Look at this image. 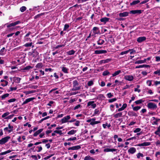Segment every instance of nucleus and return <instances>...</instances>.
Returning <instances> with one entry per match:
<instances>
[{"mask_svg":"<svg viewBox=\"0 0 160 160\" xmlns=\"http://www.w3.org/2000/svg\"><path fill=\"white\" fill-rule=\"evenodd\" d=\"M32 67H31L30 66H26V67H25L24 68H23V70H29L30 69L32 68Z\"/></svg>","mask_w":160,"mask_h":160,"instance_id":"obj_44","label":"nucleus"},{"mask_svg":"<svg viewBox=\"0 0 160 160\" xmlns=\"http://www.w3.org/2000/svg\"><path fill=\"white\" fill-rule=\"evenodd\" d=\"M147 59H144V60H138L135 62V64H141L145 63L146 62Z\"/></svg>","mask_w":160,"mask_h":160,"instance_id":"obj_24","label":"nucleus"},{"mask_svg":"<svg viewBox=\"0 0 160 160\" xmlns=\"http://www.w3.org/2000/svg\"><path fill=\"white\" fill-rule=\"evenodd\" d=\"M132 107H133V110L135 111H137L140 109L141 107L140 106H136L133 107V105H132Z\"/></svg>","mask_w":160,"mask_h":160,"instance_id":"obj_27","label":"nucleus"},{"mask_svg":"<svg viewBox=\"0 0 160 160\" xmlns=\"http://www.w3.org/2000/svg\"><path fill=\"white\" fill-rule=\"evenodd\" d=\"M32 42H31L30 43H26L24 45V46L27 47L32 46V47L33 48V47L34 46L33 45L32 46Z\"/></svg>","mask_w":160,"mask_h":160,"instance_id":"obj_28","label":"nucleus"},{"mask_svg":"<svg viewBox=\"0 0 160 160\" xmlns=\"http://www.w3.org/2000/svg\"><path fill=\"white\" fill-rule=\"evenodd\" d=\"M16 100L15 98H12L8 100V102H15Z\"/></svg>","mask_w":160,"mask_h":160,"instance_id":"obj_57","label":"nucleus"},{"mask_svg":"<svg viewBox=\"0 0 160 160\" xmlns=\"http://www.w3.org/2000/svg\"><path fill=\"white\" fill-rule=\"evenodd\" d=\"M144 102V100H143L142 99H141L135 101V103L136 104H139L141 103Z\"/></svg>","mask_w":160,"mask_h":160,"instance_id":"obj_36","label":"nucleus"},{"mask_svg":"<svg viewBox=\"0 0 160 160\" xmlns=\"http://www.w3.org/2000/svg\"><path fill=\"white\" fill-rule=\"evenodd\" d=\"M54 132H55L56 133H58L60 135H61L62 134L61 130H55L54 131Z\"/></svg>","mask_w":160,"mask_h":160,"instance_id":"obj_55","label":"nucleus"},{"mask_svg":"<svg viewBox=\"0 0 160 160\" xmlns=\"http://www.w3.org/2000/svg\"><path fill=\"white\" fill-rule=\"evenodd\" d=\"M150 142H145L142 143L138 144L136 145L137 146H148L150 145Z\"/></svg>","mask_w":160,"mask_h":160,"instance_id":"obj_10","label":"nucleus"},{"mask_svg":"<svg viewBox=\"0 0 160 160\" xmlns=\"http://www.w3.org/2000/svg\"><path fill=\"white\" fill-rule=\"evenodd\" d=\"M14 80L17 82L19 83L21 78L18 77H15L14 78Z\"/></svg>","mask_w":160,"mask_h":160,"instance_id":"obj_47","label":"nucleus"},{"mask_svg":"<svg viewBox=\"0 0 160 160\" xmlns=\"http://www.w3.org/2000/svg\"><path fill=\"white\" fill-rule=\"evenodd\" d=\"M122 116V112H118L116 114L113 115V117L115 118H117L119 117H121Z\"/></svg>","mask_w":160,"mask_h":160,"instance_id":"obj_20","label":"nucleus"},{"mask_svg":"<svg viewBox=\"0 0 160 160\" xmlns=\"http://www.w3.org/2000/svg\"><path fill=\"white\" fill-rule=\"evenodd\" d=\"M117 150V149H116L113 148V149H110L108 148H105L104 149V151L105 152H115Z\"/></svg>","mask_w":160,"mask_h":160,"instance_id":"obj_17","label":"nucleus"},{"mask_svg":"<svg viewBox=\"0 0 160 160\" xmlns=\"http://www.w3.org/2000/svg\"><path fill=\"white\" fill-rule=\"evenodd\" d=\"M80 87H73V88L72 89V90L73 91H76L80 90Z\"/></svg>","mask_w":160,"mask_h":160,"instance_id":"obj_43","label":"nucleus"},{"mask_svg":"<svg viewBox=\"0 0 160 160\" xmlns=\"http://www.w3.org/2000/svg\"><path fill=\"white\" fill-rule=\"evenodd\" d=\"M91 119L92 120V122L90 123V124L92 126L99 123L100 122V121H95L96 118H91Z\"/></svg>","mask_w":160,"mask_h":160,"instance_id":"obj_6","label":"nucleus"},{"mask_svg":"<svg viewBox=\"0 0 160 160\" xmlns=\"http://www.w3.org/2000/svg\"><path fill=\"white\" fill-rule=\"evenodd\" d=\"M8 82L6 81H4L3 82L2 84H1V85L2 86H5L7 85L8 84Z\"/></svg>","mask_w":160,"mask_h":160,"instance_id":"obj_54","label":"nucleus"},{"mask_svg":"<svg viewBox=\"0 0 160 160\" xmlns=\"http://www.w3.org/2000/svg\"><path fill=\"white\" fill-rule=\"evenodd\" d=\"M127 107V104L126 103H124L123 104L121 108H119L118 110V111L120 112L124 110Z\"/></svg>","mask_w":160,"mask_h":160,"instance_id":"obj_18","label":"nucleus"},{"mask_svg":"<svg viewBox=\"0 0 160 160\" xmlns=\"http://www.w3.org/2000/svg\"><path fill=\"white\" fill-rule=\"evenodd\" d=\"M26 9V8L25 6H22L20 8V11L22 12H23Z\"/></svg>","mask_w":160,"mask_h":160,"instance_id":"obj_45","label":"nucleus"},{"mask_svg":"<svg viewBox=\"0 0 160 160\" xmlns=\"http://www.w3.org/2000/svg\"><path fill=\"white\" fill-rule=\"evenodd\" d=\"M5 52V49L4 47L0 51V54L3 55Z\"/></svg>","mask_w":160,"mask_h":160,"instance_id":"obj_33","label":"nucleus"},{"mask_svg":"<svg viewBox=\"0 0 160 160\" xmlns=\"http://www.w3.org/2000/svg\"><path fill=\"white\" fill-rule=\"evenodd\" d=\"M70 118L69 115H68L64 117L61 120L62 123H66L68 122V120Z\"/></svg>","mask_w":160,"mask_h":160,"instance_id":"obj_4","label":"nucleus"},{"mask_svg":"<svg viewBox=\"0 0 160 160\" xmlns=\"http://www.w3.org/2000/svg\"><path fill=\"white\" fill-rule=\"evenodd\" d=\"M151 80H148L147 81V84L149 86H151L152 85Z\"/></svg>","mask_w":160,"mask_h":160,"instance_id":"obj_59","label":"nucleus"},{"mask_svg":"<svg viewBox=\"0 0 160 160\" xmlns=\"http://www.w3.org/2000/svg\"><path fill=\"white\" fill-rule=\"evenodd\" d=\"M76 130H72L68 132V134L69 135H73L76 133Z\"/></svg>","mask_w":160,"mask_h":160,"instance_id":"obj_37","label":"nucleus"},{"mask_svg":"<svg viewBox=\"0 0 160 160\" xmlns=\"http://www.w3.org/2000/svg\"><path fill=\"white\" fill-rule=\"evenodd\" d=\"M147 107L148 109L152 110H155L158 108L157 104L152 102H149L148 103L147 105Z\"/></svg>","mask_w":160,"mask_h":160,"instance_id":"obj_1","label":"nucleus"},{"mask_svg":"<svg viewBox=\"0 0 160 160\" xmlns=\"http://www.w3.org/2000/svg\"><path fill=\"white\" fill-rule=\"evenodd\" d=\"M69 27V25L67 24H66L64 25V28L63 29L64 31L66 30Z\"/></svg>","mask_w":160,"mask_h":160,"instance_id":"obj_58","label":"nucleus"},{"mask_svg":"<svg viewBox=\"0 0 160 160\" xmlns=\"http://www.w3.org/2000/svg\"><path fill=\"white\" fill-rule=\"evenodd\" d=\"M133 77L132 75H128L126 76L125 77V79L128 81H132L133 79Z\"/></svg>","mask_w":160,"mask_h":160,"instance_id":"obj_14","label":"nucleus"},{"mask_svg":"<svg viewBox=\"0 0 160 160\" xmlns=\"http://www.w3.org/2000/svg\"><path fill=\"white\" fill-rule=\"evenodd\" d=\"M9 114V112H7L4 113L3 114H2V117L3 118H5L7 116H8Z\"/></svg>","mask_w":160,"mask_h":160,"instance_id":"obj_49","label":"nucleus"},{"mask_svg":"<svg viewBox=\"0 0 160 160\" xmlns=\"http://www.w3.org/2000/svg\"><path fill=\"white\" fill-rule=\"evenodd\" d=\"M10 138V137L8 136H6L0 140V144L2 145L7 142Z\"/></svg>","mask_w":160,"mask_h":160,"instance_id":"obj_2","label":"nucleus"},{"mask_svg":"<svg viewBox=\"0 0 160 160\" xmlns=\"http://www.w3.org/2000/svg\"><path fill=\"white\" fill-rule=\"evenodd\" d=\"M111 125L110 124H108V123H106L105 124H102V126L104 128H106V127L107 126L108 128H110Z\"/></svg>","mask_w":160,"mask_h":160,"instance_id":"obj_39","label":"nucleus"},{"mask_svg":"<svg viewBox=\"0 0 160 160\" xmlns=\"http://www.w3.org/2000/svg\"><path fill=\"white\" fill-rule=\"evenodd\" d=\"M109 74H110V72L108 71H104L103 72L102 75L103 76H106V75H109Z\"/></svg>","mask_w":160,"mask_h":160,"instance_id":"obj_46","label":"nucleus"},{"mask_svg":"<svg viewBox=\"0 0 160 160\" xmlns=\"http://www.w3.org/2000/svg\"><path fill=\"white\" fill-rule=\"evenodd\" d=\"M128 52H130V54H132L133 53H135L136 52V51L135 50L133 49H129L128 50Z\"/></svg>","mask_w":160,"mask_h":160,"instance_id":"obj_52","label":"nucleus"},{"mask_svg":"<svg viewBox=\"0 0 160 160\" xmlns=\"http://www.w3.org/2000/svg\"><path fill=\"white\" fill-rule=\"evenodd\" d=\"M152 118V120L153 121V123L154 124H156V125L158 124V122L159 121H160V119H158V118H156L154 117H153Z\"/></svg>","mask_w":160,"mask_h":160,"instance_id":"obj_16","label":"nucleus"},{"mask_svg":"<svg viewBox=\"0 0 160 160\" xmlns=\"http://www.w3.org/2000/svg\"><path fill=\"white\" fill-rule=\"evenodd\" d=\"M75 52V51H74L73 50H70V51H69L68 52H67V54L68 55H73L74 54Z\"/></svg>","mask_w":160,"mask_h":160,"instance_id":"obj_35","label":"nucleus"},{"mask_svg":"<svg viewBox=\"0 0 160 160\" xmlns=\"http://www.w3.org/2000/svg\"><path fill=\"white\" fill-rule=\"evenodd\" d=\"M107 52V51L105 50H97L94 51V53L95 54L106 53Z\"/></svg>","mask_w":160,"mask_h":160,"instance_id":"obj_8","label":"nucleus"},{"mask_svg":"<svg viewBox=\"0 0 160 160\" xmlns=\"http://www.w3.org/2000/svg\"><path fill=\"white\" fill-rule=\"evenodd\" d=\"M38 54V52L36 50H34L32 53L31 54V55L33 57H36Z\"/></svg>","mask_w":160,"mask_h":160,"instance_id":"obj_26","label":"nucleus"},{"mask_svg":"<svg viewBox=\"0 0 160 160\" xmlns=\"http://www.w3.org/2000/svg\"><path fill=\"white\" fill-rule=\"evenodd\" d=\"M81 148V147L80 145H77L69 148H68V150H76L80 148Z\"/></svg>","mask_w":160,"mask_h":160,"instance_id":"obj_12","label":"nucleus"},{"mask_svg":"<svg viewBox=\"0 0 160 160\" xmlns=\"http://www.w3.org/2000/svg\"><path fill=\"white\" fill-rule=\"evenodd\" d=\"M116 98H113L110 99H109L108 100L109 102L111 103L112 102H114L116 100Z\"/></svg>","mask_w":160,"mask_h":160,"instance_id":"obj_60","label":"nucleus"},{"mask_svg":"<svg viewBox=\"0 0 160 160\" xmlns=\"http://www.w3.org/2000/svg\"><path fill=\"white\" fill-rule=\"evenodd\" d=\"M109 19V18L106 17H105L101 18L100 20V21L102 22H103L104 23H106L108 21Z\"/></svg>","mask_w":160,"mask_h":160,"instance_id":"obj_21","label":"nucleus"},{"mask_svg":"<svg viewBox=\"0 0 160 160\" xmlns=\"http://www.w3.org/2000/svg\"><path fill=\"white\" fill-rule=\"evenodd\" d=\"M9 96L8 93L5 94L1 96L2 100L8 97Z\"/></svg>","mask_w":160,"mask_h":160,"instance_id":"obj_31","label":"nucleus"},{"mask_svg":"<svg viewBox=\"0 0 160 160\" xmlns=\"http://www.w3.org/2000/svg\"><path fill=\"white\" fill-rule=\"evenodd\" d=\"M36 148H38V150H37L38 152H40L42 150V148L41 146H37Z\"/></svg>","mask_w":160,"mask_h":160,"instance_id":"obj_61","label":"nucleus"},{"mask_svg":"<svg viewBox=\"0 0 160 160\" xmlns=\"http://www.w3.org/2000/svg\"><path fill=\"white\" fill-rule=\"evenodd\" d=\"M142 12V11L140 10H133L130 11V13L132 14H140Z\"/></svg>","mask_w":160,"mask_h":160,"instance_id":"obj_7","label":"nucleus"},{"mask_svg":"<svg viewBox=\"0 0 160 160\" xmlns=\"http://www.w3.org/2000/svg\"><path fill=\"white\" fill-rule=\"evenodd\" d=\"M146 39V38L145 37H140L137 38V41L138 42L141 43L145 40Z\"/></svg>","mask_w":160,"mask_h":160,"instance_id":"obj_9","label":"nucleus"},{"mask_svg":"<svg viewBox=\"0 0 160 160\" xmlns=\"http://www.w3.org/2000/svg\"><path fill=\"white\" fill-rule=\"evenodd\" d=\"M42 63H39L37 64L36 66V67L37 68H42Z\"/></svg>","mask_w":160,"mask_h":160,"instance_id":"obj_48","label":"nucleus"},{"mask_svg":"<svg viewBox=\"0 0 160 160\" xmlns=\"http://www.w3.org/2000/svg\"><path fill=\"white\" fill-rule=\"evenodd\" d=\"M104 42V40L101 39H99L97 41V43L98 45H102L103 44Z\"/></svg>","mask_w":160,"mask_h":160,"instance_id":"obj_29","label":"nucleus"},{"mask_svg":"<svg viewBox=\"0 0 160 160\" xmlns=\"http://www.w3.org/2000/svg\"><path fill=\"white\" fill-rule=\"evenodd\" d=\"M62 69V71L65 73H68V69L64 67V66H62L61 68Z\"/></svg>","mask_w":160,"mask_h":160,"instance_id":"obj_22","label":"nucleus"},{"mask_svg":"<svg viewBox=\"0 0 160 160\" xmlns=\"http://www.w3.org/2000/svg\"><path fill=\"white\" fill-rule=\"evenodd\" d=\"M98 29V28L97 27H94L92 29L93 32L95 34H98V33L97 30Z\"/></svg>","mask_w":160,"mask_h":160,"instance_id":"obj_30","label":"nucleus"},{"mask_svg":"<svg viewBox=\"0 0 160 160\" xmlns=\"http://www.w3.org/2000/svg\"><path fill=\"white\" fill-rule=\"evenodd\" d=\"M93 84V82L92 81H89L88 83V86H91Z\"/></svg>","mask_w":160,"mask_h":160,"instance_id":"obj_64","label":"nucleus"},{"mask_svg":"<svg viewBox=\"0 0 160 160\" xmlns=\"http://www.w3.org/2000/svg\"><path fill=\"white\" fill-rule=\"evenodd\" d=\"M43 130V129H40L36 131L33 134L35 137L37 136L38 135L40 134Z\"/></svg>","mask_w":160,"mask_h":160,"instance_id":"obj_23","label":"nucleus"},{"mask_svg":"<svg viewBox=\"0 0 160 160\" xmlns=\"http://www.w3.org/2000/svg\"><path fill=\"white\" fill-rule=\"evenodd\" d=\"M137 158H139L140 157H143V154L142 153H139L137 154Z\"/></svg>","mask_w":160,"mask_h":160,"instance_id":"obj_50","label":"nucleus"},{"mask_svg":"<svg viewBox=\"0 0 160 160\" xmlns=\"http://www.w3.org/2000/svg\"><path fill=\"white\" fill-rule=\"evenodd\" d=\"M77 139V138L76 137H73L72 138H70L68 139L67 141H73V140H75Z\"/></svg>","mask_w":160,"mask_h":160,"instance_id":"obj_51","label":"nucleus"},{"mask_svg":"<svg viewBox=\"0 0 160 160\" xmlns=\"http://www.w3.org/2000/svg\"><path fill=\"white\" fill-rule=\"evenodd\" d=\"M35 99V98H28L27 99H26L23 102V103L22 104V105H23L29 102H30V101L33 100H34V99Z\"/></svg>","mask_w":160,"mask_h":160,"instance_id":"obj_11","label":"nucleus"},{"mask_svg":"<svg viewBox=\"0 0 160 160\" xmlns=\"http://www.w3.org/2000/svg\"><path fill=\"white\" fill-rule=\"evenodd\" d=\"M128 13L127 12H124L122 13H120L119 14V16L121 17H126L128 15Z\"/></svg>","mask_w":160,"mask_h":160,"instance_id":"obj_19","label":"nucleus"},{"mask_svg":"<svg viewBox=\"0 0 160 160\" xmlns=\"http://www.w3.org/2000/svg\"><path fill=\"white\" fill-rule=\"evenodd\" d=\"M112 61V59L110 58H108L107 59H104L103 60V63H108L109 62H111Z\"/></svg>","mask_w":160,"mask_h":160,"instance_id":"obj_42","label":"nucleus"},{"mask_svg":"<svg viewBox=\"0 0 160 160\" xmlns=\"http://www.w3.org/2000/svg\"><path fill=\"white\" fill-rule=\"evenodd\" d=\"M121 72V71L120 70H119L116 71L113 74H112L113 77L117 75H119L120 73Z\"/></svg>","mask_w":160,"mask_h":160,"instance_id":"obj_34","label":"nucleus"},{"mask_svg":"<svg viewBox=\"0 0 160 160\" xmlns=\"http://www.w3.org/2000/svg\"><path fill=\"white\" fill-rule=\"evenodd\" d=\"M6 25H7V28H9L10 27L14 26L13 23H11L10 24H9L8 23H7V24H6Z\"/></svg>","mask_w":160,"mask_h":160,"instance_id":"obj_56","label":"nucleus"},{"mask_svg":"<svg viewBox=\"0 0 160 160\" xmlns=\"http://www.w3.org/2000/svg\"><path fill=\"white\" fill-rule=\"evenodd\" d=\"M128 50L126 51H125L122 52L120 53V55H124V54H127V53H128Z\"/></svg>","mask_w":160,"mask_h":160,"instance_id":"obj_63","label":"nucleus"},{"mask_svg":"<svg viewBox=\"0 0 160 160\" xmlns=\"http://www.w3.org/2000/svg\"><path fill=\"white\" fill-rule=\"evenodd\" d=\"M154 73L155 74H157L158 76H160V69L155 71Z\"/></svg>","mask_w":160,"mask_h":160,"instance_id":"obj_53","label":"nucleus"},{"mask_svg":"<svg viewBox=\"0 0 160 160\" xmlns=\"http://www.w3.org/2000/svg\"><path fill=\"white\" fill-rule=\"evenodd\" d=\"M136 151V149L133 147L130 148L128 150V153L130 154H132L135 153Z\"/></svg>","mask_w":160,"mask_h":160,"instance_id":"obj_5","label":"nucleus"},{"mask_svg":"<svg viewBox=\"0 0 160 160\" xmlns=\"http://www.w3.org/2000/svg\"><path fill=\"white\" fill-rule=\"evenodd\" d=\"M73 87H77L78 85V83L77 80H75L73 81L72 82Z\"/></svg>","mask_w":160,"mask_h":160,"instance_id":"obj_41","label":"nucleus"},{"mask_svg":"<svg viewBox=\"0 0 160 160\" xmlns=\"http://www.w3.org/2000/svg\"><path fill=\"white\" fill-rule=\"evenodd\" d=\"M101 109L100 108H98L95 109L94 113L93 116H94L96 115H98L101 112Z\"/></svg>","mask_w":160,"mask_h":160,"instance_id":"obj_13","label":"nucleus"},{"mask_svg":"<svg viewBox=\"0 0 160 160\" xmlns=\"http://www.w3.org/2000/svg\"><path fill=\"white\" fill-rule=\"evenodd\" d=\"M140 2V1L139 0H135L133 1L132 2L130 3L131 6L137 4L139 3Z\"/></svg>","mask_w":160,"mask_h":160,"instance_id":"obj_25","label":"nucleus"},{"mask_svg":"<svg viewBox=\"0 0 160 160\" xmlns=\"http://www.w3.org/2000/svg\"><path fill=\"white\" fill-rule=\"evenodd\" d=\"M94 101H89L87 103V107L90 106V108H95L96 106V104L94 103Z\"/></svg>","mask_w":160,"mask_h":160,"instance_id":"obj_3","label":"nucleus"},{"mask_svg":"<svg viewBox=\"0 0 160 160\" xmlns=\"http://www.w3.org/2000/svg\"><path fill=\"white\" fill-rule=\"evenodd\" d=\"M8 128L9 129V131H8V132L9 133L11 132L13 130V126H12L10 124L8 125Z\"/></svg>","mask_w":160,"mask_h":160,"instance_id":"obj_38","label":"nucleus"},{"mask_svg":"<svg viewBox=\"0 0 160 160\" xmlns=\"http://www.w3.org/2000/svg\"><path fill=\"white\" fill-rule=\"evenodd\" d=\"M11 152V150H8L7 151H5L4 152H2L0 153V155H4L6 154L7 153H10Z\"/></svg>","mask_w":160,"mask_h":160,"instance_id":"obj_40","label":"nucleus"},{"mask_svg":"<svg viewBox=\"0 0 160 160\" xmlns=\"http://www.w3.org/2000/svg\"><path fill=\"white\" fill-rule=\"evenodd\" d=\"M141 130V129L140 128H138L134 131V132L135 133L138 132H139Z\"/></svg>","mask_w":160,"mask_h":160,"instance_id":"obj_62","label":"nucleus"},{"mask_svg":"<svg viewBox=\"0 0 160 160\" xmlns=\"http://www.w3.org/2000/svg\"><path fill=\"white\" fill-rule=\"evenodd\" d=\"M84 160H94V159L89 156H87L85 157Z\"/></svg>","mask_w":160,"mask_h":160,"instance_id":"obj_32","label":"nucleus"},{"mask_svg":"<svg viewBox=\"0 0 160 160\" xmlns=\"http://www.w3.org/2000/svg\"><path fill=\"white\" fill-rule=\"evenodd\" d=\"M128 114L130 117H137L138 116L137 114L133 111H129L128 112Z\"/></svg>","mask_w":160,"mask_h":160,"instance_id":"obj_15","label":"nucleus"}]
</instances>
